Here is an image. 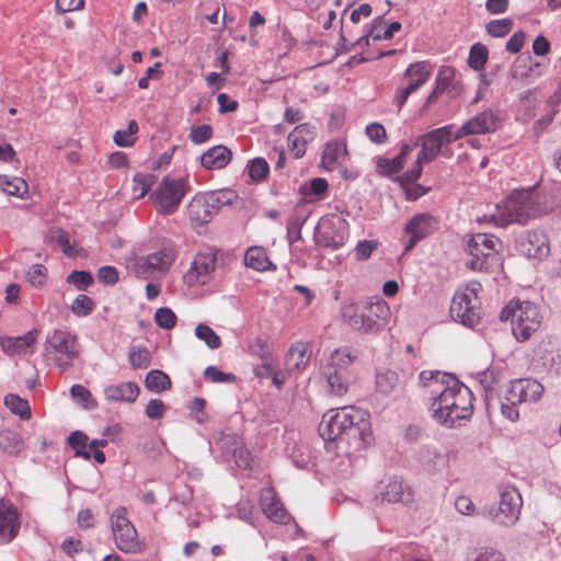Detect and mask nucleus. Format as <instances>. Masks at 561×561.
Returning <instances> with one entry per match:
<instances>
[{"instance_id":"nucleus-50","label":"nucleus","mask_w":561,"mask_h":561,"mask_svg":"<svg viewBox=\"0 0 561 561\" xmlns=\"http://www.w3.org/2000/svg\"><path fill=\"white\" fill-rule=\"evenodd\" d=\"M204 377L215 383H230L236 381V376L231 373H224L216 366H208L204 370Z\"/></svg>"},{"instance_id":"nucleus-13","label":"nucleus","mask_w":561,"mask_h":561,"mask_svg":"<svg viewBox=\"0 0 561 561\" xmlns=\"http://www.w3.org/2000/svg\"><path fill=\"white\" fill-rule=\"evenodd\" d=\"M348 222L340 215L322 217L314 230V240L319 247L337 250L348 239Z\"/></svg>"},{"instance_id":"nucleus-26","label":"nucleus","mask_w":561,"mask_h":561,"mask_svg":"<svg viewBox=\"0 0 561 561\" xmlns=\"http://www.w3.org/2000/svg\"><path fill=\"white\" fill-rule=\"evenodd\" d=\"M231 159V150L222 145H217L202 154L201 164L208 170H219L228 165Z\"/></svg>"},{"instance_id":"nucleus-53","label":"nucleus","mask_w":561,"mask_h":561,"mask_svg":"<svg viewBox=\"0 0 561 561\" xmlns=\"http://www.w3.org/2000/svg\"><path fill=\"white\" fill-rule=\"evenodd\" d=\"M213 136V128L210 125L203 124L198 126H194L190 133V139L192 142L196 145L204 144L208 141Z\"/></svg>"},{"instance_id":"nucleus-2","label":"nucleus","mask_w":561,"mask_h":561,"mask_svg":"<svg viewBox=\"0 0 561 561\" xmlns=\"http://www.w3.org/2000/svg\"><path fill=\"white\" fill-rule=\"evenodd\" d=\"M319 433L324 440L346 443L354 451L370 442L369 414L353 405L332 409L322 416Z\"/></svg>"},{"instance_id":"nucleus-47","label":"nucleus","mask_w":561,"mask_h":561,"mask_svg":"<svg viewBox=\"0 0 561 561\" xmlns=\"http://www.w3.org/2000/svg\"><path fill=\"white\" fill-rule=\"evenodd\" d=\"M70 394L84 409H91L96 405L91 392L81 385H73L70 389Z\"/></svg>"},{"instance_id":"nucleus-6","label":"nucleus","mask_w":561,"mask_h":561,"mask_svg":"<svg viewBox=\"0 0 561 561\" xmlns=\"http://www.w3.org/2000/svg\"><path fill=\"white\" fill-rule=\"evenodd\" d=\"M500 319L511 320L513 335L517 341L525 342L540 328L542 316L534 302L512 301L501 311Z\"/></svg>"},{"instance_id":"nucleus-38","label":"nucleus","mask_w":561,"mask_h":561,"mask_svg":"<svg viewBox=\"0 0 561 561\" xmlns=\"http://www.w3.org/2000/svg\"><path fill=\"white\" fill-rule=\"evenodd\" d=\"M169 376L159 369L150 370L145 378V386L152 392H161L171 388Z\"/></svg>"},{"instance_id":"nucleus-34","label":"nucleus","mask_w":561,"mask_h":561,"mask_svg":"<svg viewBox=\"0 0 561 561\" xmlns=\"http://www.w3.org/2000/svg\"><path fill=\"white\" fill-rule=\"evenodd\" d=\"M341 318L344 323L350 325L356 331L363 329V309L359 310L358 306L353 301L343 302L341 306Z\"/></svg>"},{"instance_id":"nucleus-42","label":"nucleus","mask_w":561,"mask_h":561,"mask_svg":"<svg viewBox=\"0 0 561 561\" xmlns=\"http://www.w3.org/2000/svg\"><path fill=\"white\" fill-rule=\"evenodd\" d=\"M138 131V124L131 119L126 129H119L114 135V142L118 147H130L135 144V134Z\"/></svg>"},{"instance_id":"nucleus-55","label":"nucleus","mask_w":561,"mask_h":561,"mask_svg":"<svg viewBox=\"0 0 561 561\" xmlns=\"http://www.w3.org/2000/svg\"><path fill=\"white\" fill-rule=\"evenodd\" d=\"M266 517L274 523L287 524L290 519L289 514L282 503H276V505L271 508H265Z\"/></svg>"},{"instance_id":"nucleus-59","label":"nucleus","mask_w":561,"mask_h":561,"mask_svg":"<svg viewBox=\"0 0 561 561\" xmlns=\"http://www.w3.org/2000/svg\"><path fill=\"white\" fill-rule=\"evenodd\" d=\"M328 182L323 178H314L310 181L309 192L316 199H323L328 193Z\"/></svg>"},{"instance_id":"nucleus-37","label":"nucleus","mask_w":561,"mask_h":561,"mask_svg":"<svg viewBox=\"0 0 561 561\" xmlns=\"http://www.w3.org/2000/svg\"><path fill=\"white\" fill-rule=\"evenodd\" d=\"M0 448L10 455H18L23 450L24 442L18 432L4 430L0 432Z\"/></svg>"},{"instance_id":"nucleus-17","label":"nucleus","mask_w":561,"mask_h":561,"mask_svg":"<svg viewBox=\"0 0 561 561\" xmlns=\"http://www.w3.org/2000/svg\"><path fill=\"white\" fill-rule=\"evenodd\" d=\"M175 260V252L164 248L146 256L138 257L134 265L137 277L148 279L156 273L164 274Z\"/></svg>"},{"instance_id":"nucleus-61","label":"nucleus","mask_w":561,"mask_h":561,"mask_svg":"<svg viewBox=\"0 0 561 561\" xmlns=\"http://www.w3.org/2000/svg\"><path fill=\"white\" fill-rule=\"evenodd\" d=\"M455 78V70L451 67H442L435 78V83L448 90Z\"/></svg>"},{"instance_id":"nucleus-49","label":"nucleus","mask_w":561,"mask_h":561,"mask_svg":"<svg viewBox=\"0 0 561 561\" xmlns=\"http://www.w3.org/2000/svg\"><path fill=\"white\" fill-rule=\"evenodd\" d=\"M67 282L73 285L78 290H85L92 283L93 277L87 271H72L67 276Z\"/></svg>"},{"instance_id":"nucleus-19","label":"nucleus","mask_w":561,"mask_h":561,"mask_svg":"<svg viewBox=\"0 0 561 561\" xmlns=\"http://www.w3.org/2000/svg\"><path fill=\"white\" fill-rule=\"evenodd\" d=\"M437 228L436 219L428 214L413 216L404 226V252L411 251L420 241L432 234Z\"/></svg>"},{"instance_id":"nucleus-36","label":"nucleus","mask_w":561,"mask_h":561,"mask_svg":"<svg viewBox=\"0 0 561 561\" xmlns=\"http://www.w3.org/2000/svg\"><path fill=\"white\" fill-rule=\"evenodd\" d=\"M244 264L256 271H266L272 265V262L262 248L251 247L244 254Z\"/></svg>"},{"instance_id":"nucleus-33","label":"nucleus","mask_w":561,"mask_h":561,"mask_svg":"<svg viewBox=\"0 0 561 561\" xmlns=\"http://www.w3.org/2000/svg\"><path fill=\"white\" fill-rule=\"evenodd\" d=\"M383 16H377L370 24V36L374 41H387L393 37V34L401 30L400 22H392L386 28Z\"/></svg>"},{"instance_id":"nucleus-51","label":"nucleus","mask_w":561,"mask_h":561,"mask_svg":"<svg viewBox=\"0 0 561 561\" xmlns=\"http://www.w3.org/2000/svg\"><path fill=\"white\" fill-rule=\"evenodd\" d=\"M129 363L134 368H147L150 365V353L146 347L134 348L129 354Z\"/></svg>"},{"instance_id":"nucleus-30","label":"nucleus","mask_w":561,"mask_h":561,"mask_svg":"<svg viewBox=\"0 0 561 561\" xmlns=\"http://www.w3.org/2000/svg\"><path fill=\"white\" fill-rule=\"evenodd\" d=\"M417 147V142L414 144H405L402 146L398 156L393 159H380L378 161V169L381 173L387 175H391L401 171L404 167L407 158L412 153V151Z\"/></svg>"},{"instance_id":"nucleus-27","label":"nucleus","mask_w":561,"mask_h":561,"mask_svg":"<svg viewBox=\"0 0 561 561\" xmlns=\"http://www.w3.org/2000/svg\"><path fill=\"white\" fill-rule=\"evenodd\" d=\"M105 398L110 401L134 402L139 394V387L136 382L127 381L121 385H112L104 390Z\"/></svg>"},{"instance_id":"nucleus-3","label":"nucleus","mask_w":561,"mask_h":561,"mask_svg":"<svg viewBox=\"0 0 561 561\" xmlns=\"http://www.w3.org/2000/svg\"><path fill=\"white\" fill-rule=\"evenodd\" d=\"M553 205L536 203L533 190H516L502 204H497L495 211L478 217V222H488L497 227L511 224H525L530 218L549 214Z\"/></svg>"},{"instance_id":"nucleus-12","label":"nucleus","mask_w":561,"mask_h":561,"mask_svg":"<svg viewBox=\"0 0 561 561\" xmlns=\"http://www.w3.org/2000/svg\"><path fill=\"white\" fill-rule=\"evenodd\" d=\"M111 529L115 546L125 553H137L142 550V543L137 530L127 517V510L119 506L113 511L110 517Z\"/></svg>"},{"instance_id":"nucleus-32","label":"nucleus","mask_w":561,"mask_h":561,"mask_svg":"<svg viewBox=\"0 0 561 561\" xmlns=\"http://www.w3.org/2000/svg\"><path fill=\"white\" fill-rule=\"evenodd\" d=\"M309 347L304 342L294 343L286 355V367L288 370H300L309 362Z\"/></svg>"},{"instance_id":"nucleus-54","label":"nucleus","mask_w":561,"mask_h":561,"mask_svg":"<svg viewBox=\"0 0 561 561\" xmlns=\"http://www.w3.org/2000/svg\"><path fill=\"white\" fill-rule=\"evenodd\" d=\"M397 381L398 377L396 373L385 371L377 375L376 385L380 392L388 393L394 388Z\"/></svg>"},{"instance_id":"nucleus-40","label":"nucleus","mask_w":561,"mask_h":561,"mask_svg":"<svg viewBox=\"0 0 561 561\" xmlns=\"http://www.w3.org/2000/svg\"><path fill=\"white\" fill-rule=\"evenodd\" d=\"M489 50L485 45L476 43L471 46L468 65L476 71L482 70L488 61Z\"/></svg>"},{"instance_id":"nucleus-25","label":"nucleus","mask_w":561,"mask_h":561,"mask_svg":"<svg viewBox=\"0 0 561 561\" xmlns=\"http://www.w3.org/2000/svg\"><path fill=\"white\" fill-rule=\"evenodd\" d=\"M410 500V492L404 489L402 481L397 479L380 482L375 495L377 503H407Z\"/></svg>"},{"instance_id":"nucleus-7","label":"nucleus","mask_w":561,"mask_h":561,"mask_svg":"<svg viewBox=\"0 0 561 561\" xmlns=\"http://www.w3.org/2000/svg\"><path fill=\"white\" fill-rule=\"evenodd\" d=\"M543 393V386L533 378H520L508 383L501 399V413L507 420L519 419L518 405L537 402Z\"/></svg>"},{"instance_id":"nucleus-5","label":"nucleus","mask_w":561,"mask_h":561,"mask_svg":"<svg viewBox=\"0 0 561 561\" xmlns=\"http://www.w3.org/2000/svg\"><path fill=\"white\" fill-rule=\"evenodd\" d=\"M501 241L488 233H476L467 242L468 253L471 256L467 261L468 268L477 272L494 273L502 268V256L499 253Z\"/></svg>"},{"instance_id":"nucleus-14","label":"nucleus","mask_w":561,"mask_h":561,"mask_svg":"<svg viewBox=\"0 0 561 561\" xmlns=\"http://www.w3.org/2000/svg\"><path fill=\"white\" fill-rule=\"evenodd\" d=\"M187 190L186 180H175L165 176L159 183L154 192L151 193L150 199L157 206L160 214L171 215L178 210Z\"/></svg>"},{"instance_id":"nucleus-63","label":"nucleus","mask_w":561,"mask_h":561,"mask_svg":"<svg viewBox=\"0 0 561 561\" xmlns=\"http://www.w3.org/2000/svg\"><path fill=\"white\" fill-rule=\"evenodd\" d=\"M273 358L271 355L263 356V363L254 368L257 378H270L274 374Z\"/></svg>"},{"instance_id":"nucleus-58","label":"nucleus","mask_w":561,"mask_h":561,"mask_svg":"<svg viewBox=\"0 0 561 561\" xmlns=\"http://www.w3.org/2000/svg\"><path fill=\"white\" fill-rule=\"evenodd\" d=\"M98 278L105 285H115L118 282V272L114 266H102L98 271Z\"/></svg>"},{"instance_id":"nucleus-20","label":"nucleus","mask_w":561,"mask_h":561,"mask_svg":"<svg viewBox=\"0 0 561 561\" xmlns=\"http://www.w3.org/2000/svg\"><path fill=\"white\" fill-rule=\"evenodd\" d=\"M501 126V117L497 112L488 108L468 119L456 130V138H463L470 135L490 134Z\"/></svg>"},{"instance_id":"nucleus-44","label":"nucleus","mask_w":561,"mask_h":561,"mask_svg":"<svg viewBox=\"0 0 561 561\" xmlns=\"http://www.w3.org/2000/svg\"><path fill=\"white\" fill-rule=\"evenodd\" d=\"M535 201L536 203L540 204L546 202L548 205H553V208L550 210V213L556 209H561V187L554 186L541 194L535 192Z\"/></svg>"},{"instance_id":"nucleus-4","label":"nucleus","mask_w":561,"mask_h":561,"mask_svg":"<svg viewBox=\"0 0 561 561\" xmlns=\"http://www.w3.org/2000/svg\"><path fill=\"white\" fill-rule=\"evenodd\" d=\"M453 129L454 125H445L426 133L415 141L417 146H421V150L414 164L402 174L401 180L403 182L413 183L419 180L422 174L423 163L434 161L444 145L459 140V138H456V131Z\"/></svg>"},{"instance_id":"nucleus-35","label":"nucleus","mask_w":561,"mask_h":561,"mask_svg":"<svg viewBox=\"0 0 561 561\" xmlns=\"http://www.w3.org/2000/svg\"><path fill=\"white\" fill-rule=\"evenodd\" d=\"M0 190L8 195L22 198L27 194L28 185L22 178L0 175Z\"/></svg>"},{"instance_id":"nucleus-43","label":"nucleus","mask_w":561,"mask_h":561,"mask_svg":"<svg viewBox=\"0 0 561 561\" xmlns=\"http://www.w3.org/2000/svg\"><path fill=\"white\" fill-rule=\"evenodd\" d=\"M247 169L250 179L254 182H262L265 180L270 171L268 163L263 158H255L250 160Z\"/></svg>"},{"instance_id":"nucleus-21","label":"nucleus","mask_w":561,"mask_h":561,"mask_svg":"<svg viewBox=\"0 0 561 561\" xmlns=\"http://www.w3.org/2000/svg\"><path fill=\"white\" fill-rule=\"evenodd\" d=\"M21 518L18 507L9 500L0 499V545H9L19 535Z\"/></svg>"},{"instance_id":"nucleus-64","label":"nucleus","mask_w":561,"mask_h":561,"mask_svg":"<svg viewBox=\"0 0 561 561\" xmlns=\"http://www.w3.org/2000/svg\"><path fill=\"white\" fill-rule=\"evenodd\" d=\"M474 561H505L503 553L493 548H483Z\"/></svg>"},{"instance_id":"nucleus-1","label":"nucleus","mask_w":561,"mask_h":561,"mask_svg":"<svg viewBox=\"0 0 561 561\" xmlns=\"http://www.w3.org/2000/svg\"><path fill=\"white\" fill-rule=\"evenodd\" d=\"M419 379L430 396L428 411L436 423L451 428L471 417L472 392L454 375L439 370H423Z\"/></svg>"},{"instance_id":"nucleus-57","label":"nucleus","mask_w":561,"mask_h":561,"mask_svg":"<svg viewBox=\"0 0 561 561\" xmlns=\"http://www.w3.org/2000/svg\"><path fill=\"white\" fill-rule=\"evenodd\" d=\"M367 137L376 144H382L387 139L385 127L379 123H371L366 127Z\"/></svg>"},{"instance_id":"nucleus-29","label":"nucleus","mask_w":561,"mask_h":561,"mask_svg":"<svg viewBox=\"0 0 561 561\" xmlns=\"http://www.w3.org/2000/svg\"><path fill=\"white\" fill-rule=\"evenodd\" d=\"M37 331L31 330L23 335L14 337H4L1 340V346L8 354L25 353L36 341Z\"/></svg>"},{"instance_id":"nucleus-24","label":"nucleus","mask_w":561,"mask_h":561,"mask_svg":"<svg viewBox=\"0 0 561 561\" xmlns=\"http://www.w3.org/2000/svg\"><path fill=\"white\" fill-rule=\"evenodd\" d=\"M316 135V127L308 123L297 125L289 133L287 137L288 148L296 159H300L305 156L307 145L314 139Z\"/></svg>"},{"instance_id":"nucleus-8","label":"nucleus","mask_w":561,"mask_h":561,"mask_svg":"<svg viewBox=\"0 0 561 561\" xmlns=\"http://www.w3.org/2000/svg\"><path fill=\"white\" fill-rule=\"evenodd\" d=\"M356 352L348 346L334 350L328 360L320 367L322 378L327 381L330 391L335 396H343L348 390L346 376L347 368L356 359Z\"/></svg>"},{"instance_id":"nucleus-41","label":"nucleus","mask_w":561,"mask_h":561,"mask_svg":"<svg viewBox=\"0 0 561 561\" xmlns=\"http://www.w3.org/2000/svg\"><path fill=\"white\" fill-rule=\"evenodd\" d=\"M195 335L198 340L204 341L211 350H216L221 345L220 336L207 324H197L195 328Z\"/></svg>"},{"instance_id":"nucleus-16","label":"nucleus","mask_w":561,"mask_h":561,"mask_svg":"<svg viewBox=\"0 0 561 561\" xmlns=\"http://www.w3.org/2000/svg\"><path fill=\"white\" fill-rule=\"evenodd\" d=\"M229 203L221 193L198 194L188 204V218L193 226L208 224L217 214L219 207Z\"/></svg>"},{"instance_id":"nucleus-56","label":"nucleus","mask_w":561,"mask_h":561,"mask_svg":"<svg viewBox=\"0 0 561 561\" xmlns=\"http://www.w3.org/2000/svg\"><path fill=\"white\" fill-rule=\"evenodd\" d=\"M46 273L47 270L44 265H32L27 272V279L33 286L39 287L45 283Z\"/></svg>"},{"instance_id":"nucleus-46","label":"nucleus","mask_w":561,"mask_h":561,"mask_svg":"<svg viewBox=\"0 0 561 561\" xmlns=\"http://www.w3.org/2000/svg\"><path fill=\"white\" fill-rule=\"evenodd\" d=\"M93 300L89 296L83 294L78 295L71 305L72 313L78 317L89 316L93 311Z\"/></svg>"},{"instance_id":"nucleus-48","label":"nucleus","mask_w":561,"mask_h":561,"mask_svg":"<svg viewBox=\"0 0 561 561\" xmlns=\"http://www.w3.org/2000/svg\"><path fill=\"white\" fill-rule=\"evenodd\" d=\"M154 321L158 327L170 330L176 324V316L170 308L161 307L154 313Z\"/></svg>"},{"instance_id":"nucleus-52","label":"nucleus","mask_w":561,"mask_h":561,"mask_svg":"<svg viewBox=\"0 0 561 561\" xmlns=\"http://www.w3.org/2000/svg\"><path fill=\"white\" fill-rule=\"evenodd\" d=\"M133 181L135 184L134 191L138 192L137 197L141 198L150 191L153 184V175L137 173L134 175Z\"/></svg>"},{"instance_id":"nucleus-60","label":"nucleus","mask_w":561,"mask_h":561,"mask_svg":"<svg viewBox=\"0 0 561 561\" xmlns=\"http://www.w3.org/2000/svg\"><path fill=\"white\" fill-rule=\"evenodd\" d=\"M164 411L165 405L160 399H151L146 407V415L152 420L162 417Z\"/></svg>"},{"instance_id":"nucleus-9","label":"nucleus","mask_w":561,"mask_h":561,"mask_svg":"<svg viewBox=\"0 0 561 561\" xmlns=\"http://www.w3.org/2000/svg\"><path fill=\"white\" fill-rule=\"evenodd\" d=\"M80 345L77 335L67 330H53L46 336L44 354L47 362L65 370L79 356Z\"/></svg>"},{"instance_id":"nucleus-39","label":"nucleus","mask_w":561,"mask_h":561,"mask_svg":"<svg viewBox=\"0 0 561 561\" xmlns=\"http://www.w3.org/2000/svg\"><path fill=\"white\" fill-rule=\"evenodd\" d=\"M4 405L15 415H19L21 420L31 419V408L25 399H22L18 394L9 393L4 397Z\"/></svg>"},{"instance_id":"nucleus-45","label":"nucleus","mask_w":561,"mask_h":561,"mask_svg":"<svg viewBox=\"0 0 561 561\" xmlns=\"http://www.w3.org/2000/svg\"><path fill=\"white\" fill-rule=\"evenodd\" d=\"M513 27V21L508 18L493 20L486 24V32L492 37H503L507 35Z\"/></svg>"},{"instance_id":"nucleus-28","label":"nucleus","mask_w":561,"mask_h":561,"mask_svg":"<svg viewBox=\"0 0 561 561\" xmlns=\"http://www.w3.org/2000/svg\"><path fill=\"white\" fill-rule=\"evenodd\" d=\"M222 445L227 448L234 459L236 465L243 470L251 468L252 456L248 448L244 447L241 440L236 437L227 436L222 439Z\"/></svg>"},{"instance_id":"nucleus-62","label":"nucleus","mask_w":561,"mask_h":561,"mask_svg":"<svg viewBox=\"0 0 561 561\" xmlns=\"http://www.w3.org/2000/svg\"><path fill=\"white\" fill-rule=\"evenodd\" d=\"M84 5L83 0H56L55 9L58 13L64 14L67 12L82 9Z\"/></svg>"},{"instance_id":"nucleus-11","label":"nucleus","mask_w":561,"mask_h":561,"mask_svg":"<svg viewBox=\"0 0 561 561\" xmlns=\"http://www.w3.org/2000/svg\"><path fill=\"white\" fill-rule=\"evenodd\" d=\"M523 499L518 490L506 485L500 489L497 507L484 508L481 515L490 518L494 524L503 527L514 526L520 516Z\"/></svg>"},{"instance_id":"nucleus-10","label":"nucleus","mask_w":561,"mask_h":561,"mask_svg":"<svg viewBox=\"0 0 561 561\" xmlns=\"http://www.w3.org/2000/svg\"><path fill=\"white\" fill-rule=\"evenodd\" d=\"M481 289V284L472 280L455 293L450 305V316L456 322L468 328H473L480 322L481 307L478 294Z\"/></svg>"},{"instance_id":"nucleus-31","label":"nucleus","mask_w":561,"mask_h":561,"mask_svg":"<svg viewBox=\"0 0 561 561\" xmlns=\"http://www.w3.org/2000/svg\"><path fill=\"white\" fill-rule=\"evenodd\" d=\"M347 154L346 144L342 140H333L325 145L321 157V165L325 170H333Z\"/></svg>"},{"instance_id":"nucleus-15","label":"nucleus","mask_w":561,"mask_h":561,"mask_svg":"<svg viewBox=\"0 0 561 561\" xmlns=\"http://www.w3.org/2000/svg\"><path fill=\"white\" fill-rule=\"evenodd\" d=\"M433 70V65L426 60L415 61L409 65L402 77L408 83L398 87L393 96V103L399 110L403 107L412 93L416 92L430 80Z\"/></svg>"},{"instance_id":"nucleus-23","label":"nucleus","mask_w":561,"mask_h":561,"mask_svg":"<svg viewBox=\"0 0 561 561\" xmlns=\"http://www.w3.org/2000/svg\"><path fill=\"white\" fill-rule=\"evenodd\" d=\"M517 251L531 259H542L549 253L548 238L540 231H526L516 241Z\"/></svg>"},{"instance_id":"nucleus-18","label":"nucleus","mask_w":561,"mask_h":561,"mask_svg":"<svg viewBox=\"0 0 561 561\" xmlns=\"http://www.w3.org/2000/svg\"><path fill=\"white\" fill-rule=\"evenodd\" d=\"M391 310L389 305L381 298L369 300L363 307L364 334H376L382 331L389 323Z\"/></svg>"},{"instance_id":"nucleus-22","label":"nucleus","mask_w":561,"mask_h":561,"mask_svg":"<svg viewBox=\"0 0 561 561\" xmlns=\"http://www.w3.org/2000/svg\"><path fill=\"white\" fill-rule=\"evenodd\" d=\"M216 256L211 253H198L188 271L184 275V282L188 286L206 284L215 271Z\"/></svg>"}]
</instances>
